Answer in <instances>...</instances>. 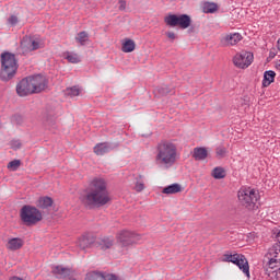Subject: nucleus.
Here are the masks:
<instances>
[{"label":"nucleus","instance_id":"obj_1","mask_svg":"<svg viewBox=\"0 0 280 280\" xmlns=\"http://www.w3.org/2000/svg\"><path fill=\"white\" fill-rule=\"evenodd\" d=\"M79 200L88 209H100L110 205V191H108V182L103 177H94L89 182L88 187L80 195Z\"/></svg>","mask_w":280,"mask_h":280},{"label":"nucleus","instance_id":"obj_2","mask_svg":"<svg viewBox=\"0 0 280 280\" xmlns=\"http://www.w3.org/2000/svg\"><path fill=\"white\" fill-rule=\"evenodd\" d=\"M178 162V147L172 141L162 140L155 147V164L163 170L174 167Z\"/></svg>","mask_w":280,"mask_h":280},{"label":"nucleus","instance_id":"obj_3","mask_svg":"<svg viewBox=\"0 0 280 280\" xmlns=\"http://www.w3.org/2000/svg\"><path fill=\"white\" fill-rule=\"evenodd\" d=\"M16 71H19L16 56L12 52H2L0 80H2V82H10V80L16 75Z\"/></svg>","mask_w":280,"mask_h":280},{"label":"nucleus","instance_id":"obj_4","mask_svg":"<svg viewBox=\"0 0 280 280\" xmlns=\"http://www.w3.org/2000/svg\"><path fill=\"white\" fill-rule=\"evenodd\" d=\"M20 218L26 226H34L43 220V212L34 206H23L20 211Z\"/></svg>","mask_w":280,"mask_h":280},{"label":"nucleus","instance_id":"obj_5","mask_svg":"<svg viewBox=\"0 0 280 280\" xmlns=\"http://www.w3.org/2000/svg\"><path fill=\"white\" fill-rule=\"evenodd\" d=\"M116 238L122 248V255L128 253V248H130V246H135V244H139V242H141V235L128 230L119 232Z\"/></svg>","mask_w":280,"mask_h":280},{"label":"nucleus","instance_id":"obj_6","mask_svg":"<svg viewBox=\"0 0 280 280\" xmlns=\"http://www.w3.org/2000/svg\"><path fill=\"white\" fill-rule=\"evenodd\" d=\"M164 23L168 27H179L180 30H187L191 26V16L188 14H168L164 18Z\"/></svg>","mask_w":280,"mask_h":280},{"label":"nucleus","instance_id":"obj_7","mask_svg":"<svg viewBox=\"0 0 280 280\" xmlns=\"http://www.w3.org/2000/svg\"><path fill=\"white\" fill-rule=\"evenodd\" d=\"M45 47V40L38 36H26L21 42V49L23 54H30V51H36Z\"/></svg>","mask_w":280,"mask_h":280},{"label":"nucleus","instance_id":"obj_8","mask_svg":"<svg viewBox=\"0 0 280 280\" xmlns=\"http://www.w3.org/2000/svg\"><path fill=\"white\" fill-rule=\"evenodd\" d=\"M28 80L31 82V89L33 90V93H42V91L47 89V79L40 74L28 77Z\"/></svg>","mask_w":280,"mask_h":280},{"label":"nucleus","instance_id":"obj_9","mask_svg":"<svg viewBox=\"0 0 280 280\" xmlns=\"http://www.w3.org/2000/svg\"><path fill=\"white\" fill-rule=\"evenodd\" d=\"M246 257L242 254H225L223 255V261H231L232 264H235L240 268V270H243L244 273H246Z\"/></svg>","mask_w":280,"mask_h":280},{"label":"nucleus","instance_id":"obj_10","mask_svg":"<svg viewBox=\"0 0 280 280\" xmlns=\"http://www.w3.org/2000/svg\"><path fill=\"white\" fill-rule=\"evenodd\" d=\"M16 93L20 97H27V95H33L32 83L30 77L22 79L16 85Z\"/></svg>","mask_w":280,"mask_h":280},{"label":"nucleus","instance_id":"obj_11","mask_svg":"<svg viewBox=\"0 0 280 280\" xmlns=\"http://www.w3.org/2000/svg\"><path fill=\"white\" fill-rule=\"evenodd\" d=\"M259 190L257 189H250L248 191V195L246 197V209L247 211H257L259 209V206H257V202L259 201Z\"/></svg>","mask_w":280,"mask_h":280},{"label":"nucleus","instance_id":"obj_12","mask_svg":"<svg viewBox=\"0 0 280 280\" xmlns=\"http://www.w3.org/2000/svg\"><path fill=\"white\" fill-rule=\"evenodd\" d=\"M242 40V35L240 33H230L222 37L221 45L223 47H233L236 43H240Z\"/></svg>","mask_w":280,"mask_h":280},{"label":"nucleus","instance_id":"obj_13","mask_svg":"<svg viewBox=\"0 0 280 280\" xmlns=\"http://www.w3.org/2000/svg\"><path fill=\"white\" fill-rule=\"evenodd\" d=\"M85 280H118L117 276L113 273H102V272H89Z\"/></svg>","mask_w":280,"mask_h":280},{"label":"nucleus","instance_id":"obj_14","mask_svg":"<svg viewBox=\"0 0 280 280\" xmlns=\"http://www.w3.org/2000/svg\"><path fill=\"white\" fill-rule=\"evenodd\" d=\"M25 242L23 241V238L21 237H13V238H9L7 242V249L14 252V250H21V248H23Z\"/></svg>","mask_w":280,"mask_h":280},{"label":"nucleus","instance_id":"obj_15","mask_svg":"<svg viewBox=\"0 0 280 280\" xmlns=\"http://www.w3.org/2000/svg\"><path fill=\"white\" fill-rule=\"evenodd\" d=\"M96 246L100 250H110V248L115 246V238L108 236L100 238L96 242Z\"/></svg>","mask_w":280,"mask_h":280},{"label":"nucleus","instance_id":"obj_16","mask_svg":"<svg viewBox=\"0 0 280 280\" xmlns=\"http://www.w3.org/2000/svg\"><path fill=\"white\" fill-rule=\"evenodd\" d=\"M110 150H113V148L108 142H100L93 148V152L96 156H104V154H108Z\"/></svg>","mask_w":280,"mask_h":280},{"label":"nucleus","instance_id":"obj_17","mask_svg":"<svg viewBox=\"0 0 280 280\" xmlns=\"http://www.w3.org/2000/svg\"><path fill=\"white\" fill-rule=\"evenodd\" d=\"M51 272L57 279H67V277H70L71 275V269L62 266H55L52 267Z\"/></svg>","mask_w":280,"mask_h":280},{"label":"nucleus","instance_id":"obj_18","mask_svg":"<svg viewBox=\"0 0 280 280\" xmlns=\"http://www.w3.org/2000/svg\"><path fill=\"white\" fill-rule=\"evenodd\" d=\"M137 49V44L130 39V38H125L121 43V51L124 54H132Z\"/></svg>","mask_w":280,"mask_h":280},{"label":"nucleus","instance_id":"obj_19","mask_svg":"<svg viewBox=\"0 0 280 280\" xmlns=\"http://www.w3.org/2000/svg\"><path fill=\"white\" fill-rule=\"evenodd\" d=\"M233 65L237 67V69H246V54L237 52L233 57Z\"/></svg>","mask_w":280,"mask_h":280},{"label":"nucleus","instance_id":"obj_20","mask_svg":"<svg viewBox=\"0 0 280 280\" xmlns=\"http://www.w3.org/2000/svg\"><path fill=\"white\" fill-rule=\"evenodd\" d=\"M207 156H209V153L206 148L199 147L194 149L192 159H195V161H205Z\"/></svg>","mask_w":280,"mask_h":280},{"label":"nucleus","instance_id":"obj_21","mask_svg":"<svg viewBox=\"0 0 280 280\" xmlns=\"http://www.w3.org/2000/svg\"><path fill=\"white\" fill-rule=\"evenodd\" d=\"M183 191V186L180 184H172L162 189V194H166V196L180 194Z\"/></svg>","mask_w":280,"mask_h":280},{"label":"nucleus","instance_id":"obj_22","mask_svg":"<svg viewBox=\"0 0 280 280\" xmlns=\"http://www.w3.org/2000/svg\"><path fill=\"white\" fill-rule=\"evenodd\" d=\"M277 77V73L272 70L266 71L264 73V80H262V86H270L272 82H275V78Z\"/></svg>","mask_w":280,"mask_h":280},{"label":"nucleus","instance_id":"obj_23","mask_svg":"<svg viewBox=\"0 0 280 280\" xmlns=\"http://www.w3.org/2000/svg\"><path fill=\"white\" fill-rule=\"evenodd\" d=\"M54 205V199L51 197H40L37 200V207L39 209H49V207H52Z\"/></svg>","mask_w":280,"mask_h":280},{"label":"nucleus","instance_id":"obj_24","mask_svg":"<svg viewBox=\"0 0 280 280\" xmlns=\"http://www.w3.org/2000/svg\"><path fill=\"white\" fill-rule=\"evenodd\" d=\"M93 244V240L89 236H82L78 241V246L81 248V250H86V248H91Z\"/></svg>","mask_w":280,"mask_h":280},{"label":"nucleus","instance_id":"obj_25","mask_svg":"<svg viewBox=\"0 0 280 280\" xmlns=\"http://www.w3.org/2000/svg\"><path fill=\"white\" fill-rule=\"evenodd\" d=\"M202 12H205V14H213L214 12H218V4L215 2H203Z\"/></svg>","mask_w":280,"mask_h":280},{"label":"nucleus","instance_id":"obj_26","mask_svg":"<svg viewBox=\"0 0 280 280\" xmlns=\"http://www.w3.org/2000/svg\"><path fill=\"white\" fill-rule=\"evenodd\" d=\"M75 40L81 46L86 45V43H89V33H86V31H82V32L78 33Z\"/></svg>","mask_w":280,"mask_h":280},{"label":"nucleus","instance_id":"obj_27","mask_svg":"<svg viewBox=\"0 0 280 280\" xmlns=\"http://www.w3.org/2000/svg\"><path fill=\"white\" fill-rule=\"evenodd\" d=\"M133 189L138 194H141V191H143V189H145V183L143 182V176L139 175L136 178V185H135Z\"/></svg>","mask_w":280,"mask_h":280},{"label":"nucleus","instance_id":"obj_28","mask_svg":"<svg viewBox=\"0 0 280 280\" xmlns=\"http://www.w3.org/2000/svg\"><path fill=\"white\" fill-rule=\"evenodd\" d=\"M81 93L82 90L78 86L66 89V95H68V97H78V95H80Z\"/></svg>","mask_w":280,"mask_h":280},{"label":"nucleus","instance_id":"obj_29","mask_svg":"<svg viewBox=\"0 0 280 280\" xmlns=\"http://www.w3.org/2000/svg\"><path fill=\"white\" fill-rule=\"evenodd\" d=\"M66 60H68V62H71L72 65H78V62H81L80 56L73 52H67Z\"/></svg>","mask_w":280,"mask_h":280},{"label":"nucleus","instance_id":"obj_30","mask_svg":"<svg viewBox=\"0 0 280 280\" xmlns=\"http://www.w3.org/2000/svg\"><path fill=\"white\" fill-rule=\"evenodd\" d=\"M258 236L255 232L247 234V246H255L257 244Z\"/></svg>","mask_w":280,"mask_h":280},{"label":"nucleus","instance_id":"obj_31","mask_svg":"<svg viewBox=\"0 0 280 280\" xmlns=\"http://www.w3.org/2000/svg\"><path fill=\"white\" fill-rule=\"evenodd\" d=\"M212 176H213V178H217L218 180H220V178H224V176H226V174L224 173V168L215 167L212 171Z\"/></svg>","mask_w":280,"mask_h":280},{"label":"nucleus","instance_id":"obj_32","mask_svg":"<svg viewBox=\"0 0 280 280\" xmlns=\"http://www.w3.org/2000/svg\"><path fill=\"white\" fill-rule=\"evenodd\" d=\"M7 167L11 172H16V170H19V167H21V160H13V161L9 162Z\"/></svg>","mask_w":280,"mask_h":280},{"label":"nucleus","instance_id":"obj_33","mask_svg":"<svg viewBox=\"0 0 280 280\" xmlns=\"http://www.w3.org/2000/svg\"><path fill=\"white\" fill-rule=\"evenodd\" d=\"M45 128L47 130H50V132H55V130L58 128V126H56V120L54 119L46 120Z\"/></svg>","mask_w":280,"mask_h":280},{"label":"nucleus","instance_id":"obj_34","mask_svg":"<svg viewBox=\"0 0 280 280\" xmlns=\"http://www.w3.org/2000/svg\"><path fill=\"white\" fill-rule=\"evenodd\" d=\"M237 196L240 202L246 205V189L244 187L238 190Z\"/></svg>","mask_w":280,"mask_h":280},{"label":"nucleus","instance_id":"obj_35","mask_svg":"<svg viewBox=\"0 0 280 280\" xmlns=\"http://www.w3.org/2000/svg\"><path fill=\"white\" fill-rule=\"evenodd\" d=\"M217 156H219V159H224V156H226V148L224 147H218L215 150Z\"/></svg>","mask_w":280,"mask_h":280},{"label":"nucleus","instance_id":"obj_36","mask_svg":"<svg viewBox=\"0 0 280 280\" xmlns=\"http://www.w3.org/2000/svg\"><path fill=\"white\" fill-rule=\"evenodd\" d=\"M255 60V55L253 52L247 51L246 52V67H250Z\"/></svg>","mask_w":280,"mask_h":280},{"label":"nucleus","instance_id":"obj_37","mask_svg":"<svg viewBox=\"0 0 280 280\" xmlns=\"http://www.w3.org/2000/svg\"><path fill=\"white\" fill-rule=\"evenodd\" d=\"M159 95H168L170 88L167 85L158 88Z\"/></svg>","mask_w":280,"mask_h":280},{"label":"nucleus","instance_id":"obj_38","mask_svg":"<svg viewBox=\"0 0 280 280\" xmlns=\"http://www.w3.org/2000/svg\"><path fill=\"white\" fill-rule=\"evenodd\" d=\"M10 145L12 148V150H21V141L20 140H12L10 142Z\"/></svg>","mask_w":280,"mask_h":280},{"label":"nucleus","instance_id":"obj_39","mask_svg":"<svg viewBox=\"0 0 280 280\" xmlns=\"http://www.w3.org/2000/svg\"><path fill=\"white\" fill-rule=\"evenodd\" d=\"M8 23H9V25H16V23H19V18L16 15H11L8 19Z\"/></svg>","mask_w":280,"mask_h":280},{"label":"nucleus","instance_id":"obj_40","mask_svg":"<svg viewBox=\"0 0 280 280\" xmlns=\"http://www.w3.org/2000/svg\"><path fill=\"white\" fill-rule=\"evenodd\" d=\"M118 4H119L118 10H120V12H124V10H126V1L119 0Z\"/></svg>","mask_w":280,"mask_h":280},{"label":"nucleus","instance_id":"obj_41","mask_svg":"<svg viewBox=\"0 0 280 280\" xmlns=\"http://www.w3.org/2000/svg\"><path fill=\"white\" fill-rule=\"evenodd\" d=\"M166 36L170 38V40H176V33L174 32H167Z\"/></svg>","mask_w":280,"mask_h":280},{"label":"nucleus","instance_id":"obj_42","mask_svg":"<svg viewBox=\"0 0 280 280\" xmlns=\"http://www.w3.org/2000/svg\"><path fill=\"white\" fill-rule=\"evenodd\" d=\"M250 267L248 266V261H246V277L249 279L250 278Z\"/></svg>","mask_w":280,"mask_h":280},{"label":"nucleus","instance_id":"obj_43","mask_svg":"<svg viewBox=\"0 0 280 280\" xmlns=\"http://www.w3.org/2000/svg\"><path fill=\"white\" fill-rule=\"evenodd\" d=\"M10 280H23V279L19 277H12Z\"/></svg>","mask_w":280,"mask_h":280},{"label":"nucleus","instance_id":"obj_44","mask_svg":"<svg viewBox=\"0 0 280 280\" xmlns=\"http://www.w3.org/2000/svg\"><path fill=\"white\" fill-rule=\"evenodd\" d=\"M270 56H273V52H270Z\"/></svg>","mask_w":280,"mask_h":280}]
</instances>
